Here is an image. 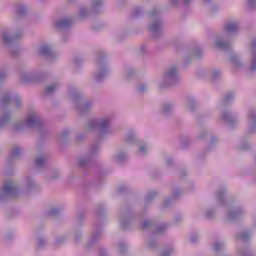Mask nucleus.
Returning <instances> with one entry per match:
<instances>
[{
    "instance_id": "obj_13",
    "label": "nucleus",
    "mask_w": 256,
    "mask_h": 256,
    "mask_svg": "<svg viewBox=\"0 0 256 256\" xmlns=\"http://www.w3.org/2000/svg\"><path fill=\"white\" fill-rule=\"evenodd\" d=\"M253 63H256V60H253Z\"/></svg>"
},
{
    "instance_id": "obj_11",
    "label": "nucleus",
    "mask_w": 256,
    "mask_h": 256,
    "mask_svg": "<svg viewBox=\"0 0 256 256\" xmlns=\"http://www.w3.org/2000/svg\"><path fill=\"white\" fill-rule=\"evenodd\" d=\"M218 45V47H222L223 45H221V44H217Z\"/></svg>"
},
{
    "instance_id": "obj_8",
    "label": "nucleus",
    "mask_w": 256,
    "mask_h": 256,
    "mask_svg": "<svg viewBox=\"0 0 256 256\" xmlns=\"http://www.w3.org/2000/svg\"><path fill=\"white\" fill-rule=\"evenodd\" d=\"M144 227H149V221L144 222Z\"/></svg>"
},
{
    "instance_id": "obj_14",
    "label": "nucleus",
    "mask_w": 256,
    "mask_h": 256,
    "mask_svg": "<svg viewBox=\"0 0 256 256\" xmlns=\"http://www.w3.org/2000/svg\"><path fill=\"white\" fill-rule=\"evenodd\" d=\"M252 69H255V66H252Z\"/></svg>"
},
{
    "instance_id": "obj_9",
    "label": "nucleus",
    "mask_w": 256,
    "mask_h": 256,
    "mask_svg": "<svg viewBox=\"0 0 256 256\" xmlns=\"http://www.w3.org/2000/svg\"><path fill=\"white\" fill-rule=\"evenodd\" d=\"M144 150H145V146H141L140 151H144Z\"/></svg>"
},
{
    "instance_id": "obj_1",
    "label": "nucleus",
    "mask_w": 256,
    "mask_h": 256,
    "mask_svg": "<svg viewBox=\"0 0 256 256\" xmlns=\"http://www.w3.org/2000/svg\"><path fill=\"white\" fill-rule=\"evenodd\" d=\"M4 191L5 193H11L12 191H15V186L13 185V182H6L4 185Z\"/></svg>"
},
{
    "instance_id": "obj_2",
    "label": "nucleus",
    "mask_w": 256,
    "mask_h": 256,
    "mask_svg": "<svg viewBox=\"0 0 256 256\" xmlns=\"http://www.w3.org/2000/svg\"><path fill=\"white\" fill-rule=\"evenodd\" d=\"M174 75H175V68H172L165 73L164 77L165 79H173Z\"/></svg>"
},
{
    "instance_id": "obj_4",
    "label": "nucleus",
    "mask_w": 256,
    "mask_h": 256,
    "mask_svg": "<svg viewBox=\"0 0 256 256\" xmlns=\"http://www.w3.org/2000/svg\"><path fill=\"white\" fill-rule=\"evenodd\" d=\"M43 163H45V159H43V158L36 159V165L38 167H41V165H43Z\"/></svg>"
},
{
    "instance_id": "obj_12",
    "label": "nucleus",
    "mask_w": 256,
    "mask_h": 256,
    "mask_svg": "<svg viewBox=\"0 0 256 256\" xmlns=\"http://www.w3.org/2000/svg\"><path fill=\"white\" fill-rule=\"evenodd\" d=\"M42 53H45V49H42Z\"/></svg>"
},
{
    "instance_id": "obj_5",
    "label": "nucleus",
    "mask_w": 256,
    "mask_h": 256,
    "mask_svg": "<svg viewBox=\"0 0 256 256\" xmlns=\"http://www.w3.org/2000/svg\"><path fill=\"white\" fill-rule=\"evenodd\" d=\"M227 29L228 31H235V29H237V24H229Z\"/></svg>"
},
{
    "instance_id": "obj_7",
    "label": "nucleus",
    "mask_w": 256,
    "mask_h": 256,
    "mask_svg": "<svg viewBox=\"0 0 256 256\" xmlns=\"http://www.w3.org/2000/svg\"><path fill=\"white\" fill-rule=\"evenodd\" d=\"M247 237H249V234H246V235H242V236H241L242 239H247Z\"/></svg>"
},
{
    "instance_id": "obj_10",
    "label": "nucleus",
    "mask_w": 256,
    "mask_h": 256,
    "mask_svg": "<svg viewBox=\"0 0 256 256\" xmlns=\"http://www.w3.org/2000/svg\"><path fill=\"white\" fill-rule=\"evenodd\" d=\"M51 91H53V89H51V87L48 88V93H51Z\"/></svg>"
},
{
    "instance_id": "obj_6",
    "label": "nucleus",
    "mask_w": 256,
    "mask_h": 256,
    "mask_svg": "<svg viewBox=\"0 0 256 256\" xmlns=\"http://www.w3.org/2000/svg\"><path fill=\"white\" fill-rule=\"evenodd\" d=\"M109 125V120H103L100 124L101 129H105Z\"/></svg>"
},
{
    "instance_id": "obj_3",
    "label": "nucleus",
    "mask_w": 256,
    "mask_h": 256,
    "mask_svg": "<svg viewBox=\"0 0 256 256\" xmlns=\"http://www.w3.org/2000/svg\"><path fill=\"white\" fill-rule=\"evenodd\" d=\"M35 121H37V117L29 116L26 123H27V125H33V123H35Z\"/></svg>"
}]
</instances>
